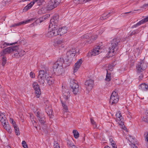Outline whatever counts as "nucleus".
<instances>
[{
    "instance_id": "nucleus-7",
    "label": "nucleus",
    "mask_w": 148,
    "mask_h": 148,
    "mask_svg": "<svg viewBox=\"0 0 148 148\" xmlns=\"http://www.w3.org/2000/svg\"><path fill=\"white\" fill-rule=\"evenodd\" d=\"M99 47H96L94 48L91 51V52L87 53V56L88 57H91L92 56H95L98 55L101 52H102L101 49Z\"/></svg>"
},
{
    "instance_id": "nucleus-17",
    "label": "nucleus",
    "mask_w": 148,
    "mask_h": 148,
    "mask_svg": "<svg viewBox=\"0 0 148 148\" xmlns=\"http://www.w3.org/2000/svg\"><path fill=\"white\" fill-rule=\"evenodd\" d=\"M70 86L71 88H79L77 82L74 79H71L70 81Z\"/></svg>"
},
{
    "instance_id": "nucleus-60",
    "label": "nucleus",
    "mask_w": 148,
    "mask_h": 148,
    "mask_svg": "<svg viewBox=\"0 0 148 148\" xmlns=\"http://www.w3.org/2000/svg\"><path fill=\"white\" fill-rule=\"evenodd\" d=\"M136 24L137 26H139V25H141V24L140 23H139V22H138Z\"/></svg>"
},
{
    "instance_id": "nucleus-30",
    "label": "nucleus",
    "mask_w": 148,
    "mask_h": 148,
    "mask_svg": "<svg viewBox=\"0 0 148 148\" xmlns=\"http://www.w3.org/2000/svg\"><path fill=\"white\" fill-rule=\"evenodd\" d=\"M67 143L69 148H77L75 145H74L72 142L69 140H68Z\"/></svg>"
},
{
    "instance_id": "nucleus-37",
    "label": "nucleus",
    "mask_w": 148,
    "mask_h": 148,
    "mask_svg": "<svg viewBox=\"0 0 148 148\" xmlns=\"http://www.w3.org/2000/svg\"><path fill=\"white\" fill-rule=\"evenodd\" d=\"M148 21V16L144 19H142L139 21L141 24H143Z\"/></svg>"
},
{
    "instance_id": "nucleus-49",
    "label": "nucleus",
    "mask_w": 148,
    "mask_h": 148,
    "mask_svg": "<svg viewBox=\"0 0 148 148\" xmlns=\"http://www.w3.org/2000/svg\"><path fill=\"white\" fill-rule=\"evenodd\" d=\"M75 1H77L78 3H82L84 2V0H75Z\"/></svg>"
},
{
    "instance_id": "nucleus-54",
    "label": "nucleus",
    "mask_w": 148,
    "mask_h": 148,
    "mask_svg": "<svg viewBox=\"0 0 148 148\" xmlns=\"http://www.w3.org/2000/svg\"><path fill=\"white\" fill-rule=\"evenodd\" d=\"M148 7V3L146 4H144L143 5V8H145L146 7Z\"/></svg>"
},
{
    "instance_id": "nucleus-14",
    "label": "nucleus",
    "mask_w": 148,
    "mask_h": 148,
    "mask_svg": "<svg viewBox=\"0 0 148 148\" xmlns=\"http://www.w3.org/2000/svg\"><path fill=\"white\" fill-rule=\"evenodd\" d=\"M63 97L64 99V102H67L68 101L70 97V93L68 89H66L65 90H62Z\"/></svg>"
},
{
    "instance_id": "nucleus-42",
    "label": "nucleus",
    "mask_w": 148,
    "mask_h": 148,
    "mask_svg": "<svg viewBox=\"0 0 148 148\" xmlns=\"http://www.w3.org/2000/svg\"><path fill=\"white\" fill-rule=\"evenodd\" d=\"M113 67L114 66L113 65L111 64H109L108 66V70L110 71H112L113 70Z\"/></svg>"
},
{
    "instance_id": "nucleus-38",
    "label": "nucleus",
    "mask_w": 148,
    "mask_h": 148,
    "mask_svg": "<svg viewBox=\"0 0 148 148\" xmlns=\"http://www.w3.org/2000/svg\"><path fill=\"white\" fill-rule=\"evenodd\" d=\"M53 147L54 148H60L58 143L56 141L54 142Z\"/></svg>"
},
{
    "instance_id": "nucleus-59",
    "label": "nucleus",
    "mask_w": 148,
    "mask_h": 148,
    "mask_svg": "<svg viewBox=\"0 0 148 148\" xmlns=\"http://www.w3.org/2000/svg\"><path fill=\"white\" fill-rule=\"evenodd\" d=\"M137 26L136 25V24L135 25H133L132 27V28H134V27H137Z\"/></svg>"
},
{
    "instance_id": "nucleus-44",
    "label": "nucleus",
    "mask_w": 148,
    "mask_h": 148,
    "mask_svg": "<svg viewBox=\"0 0 148 148\" xmlns=\"http://www.w3.org/2000/svg\"><path fill=\"white\" fill-rule=\"evenodd\" d=\"M111 145L112 146V148H117V147L116 145V144L114 143V142L113 141V142H111Z\"/></svg>"
},
{
    "instance_id": "nucleus-20",
    "label": "nucleus",
    "mask_w": 148,
    "mask_h": 148,
    "mask_svg": "<svg viewBox=\"0 0 148 148\" xmlns=\"http://www.w3.org/2000/svg\"><path fill=\"white\" fill-rule=\"evenodd\" d=\"M120 39L119 38H114L111 41L112 46H117L119 45Z\"/></svg>"
},
{
    "instance_id": "nucleus-40",
    "label": "nucleus",
    "mask_w": 148,
    "mask_h": 148,
    "mask_svg": "<svg viewBox=\"0 0 148 148\" xmlns=\"http://www.w3.org/2000/svg\"><path fill=\"white\" fill-rule=\"evenodd\" d=\"M61 102L62 103V106L63 108L65 110H68L67 106L64 103L62 100H61Z\"/></svg>"
},
{
    "instance_id": "nucleus-63",
    "label": "nucleus",
    "mask_w": 148,
    "mask_h": 148,
    "mask_svg": "<svg viewBox=\"0 0 148 148\" xmlns=\"http://www.w3.org/2000/svg\"><path fill=\"white\" fill-rule=\"evenodd\" d=\"M146 137H147L146 138H147V140L148 142V133L146 136Z\"/></svg>"
},
{
    "instance_id": "nucleus-52",
    "label": "nucleus",
    "mask_w": 148,
    "mask_h": 148,
    "mask_svg": "<svg viewBox=\"0 0 148 148\" xmlns=\"http://www.w3.org/2000/svg\"><path fill=\"white\" fill-rule=\"evenodd\" d=\"M143 77V75L142 74H141L139 77L138 79L139 80H140L142 79Z\"/></svg>"
},
{
    "instance_id": "nucleus-50",
    "label": "nucleus",
    "mask_w": 148,
    "mask_h": 148,
    "mask_svg": "<svg viewBox=\"0 0 148 148\" xmlns=\"http://www.w3.org/2000/svg\"><path fill=\"white\" fill-rule=\"evenodd\" d=\"M44 17V18H45V19H47L49 17H50V15L49 14H47L44 16H43Z\"/></svg>"
},
{
    "instance_id": "nucleus-11",
    "label": "nucleus",
    "mask_w": 148,
    "mask_h": 148,
    "mask_svg": "<svg viewBox=\"0 0 148 148\" xmlns=\"http://www.w3.org/2000/svg\"><path fill=\"white\" fill-rule=\"evenodd\" d=\"M59 20L58 15L57 14L54 15L52 18L50 20L49 26H52L53 25H58Z\"/></svg>"
},
{
    "instance_id": "nucleus-57",
    "label": "nucleus",
    "mask_w": 148,
    "mask_h": 148,
    "mask_svg": "<svg viewBox=\"0 0 148 148\" xmlns=\"http://www.w3.org/2000/svg\"><path fill=\"white\" fill-rule=\"evenodd\" d=\"M21 44L22 45H23L25 43V41L24 40H21Z\"/></svg>"
},
{
    "instance_id": "nucleus-47",
    "label": "nucleus",
    "mask_w": 148,
    "mask_h": 148,
    "mask_svg": "<svg viewBox=\"0 0 148 148\" xmlns=\"http://www.w3.org/2000/svg\"><path fill=\"white\" fill-rule=\"evenodd\" d=\"M30 77L33 78H34L35 77V75L34 73L32 72H31L30 73Z\"/></svg>"
},
{
    "instance_id": "nucleus-12",
    "label": "nucleus",
    "mask_w": 148,
    "mask_h": 148,
    "mask_svg": "<svg viewBox=\"0 0 148 148\" xmlns=\"http://www.w3.org/2000/svg\"><path fill=\"white\" fill-rule=\"evenodd\" d=\"M93 81L92 79H89L85 82V86L86 89L89 91L93 88Z\"/></svg>"
},
{
    "instance_id": "nucleus-41",
    "label": "nucleus",
    "mask_w": 148,
    "mask_h": 148,
    "mask_svg": "<svg viewBox=\"0 0 148 148\" xmlns=\"http://www.w3.org/2000/svg\"><path fill=\"white\" fill-rule=\"evenodd\" d=\"M22 144L23 147H24V148H28L27 145L25 141H23L22 142Z\"/></svg>"
},
{
    "instance_id": "nucleus-56",
    "label": "nucleus",
    "mask_w": 148,
    "mask_h": 148,
    "mask_svg": "<svg viewBox=\"0 0 148 148\" xmlns=\"http://www.w3.org/2000/svg\"><path fill=\"white\" fill-rule=\"evenodd\" d=\"M106 14H103V16L101 18V17L100 18V19L101 20H102L103 19H105L104 18H103V17H104L105 16H106Z\"/></svg>"
},
{
    "instance_id": "nucleus-51",
    "label": "nucleus",
    "mask_w": 148,
    "mask_h": 148,
    "mask_svg": "<svg viewBox=\"0 0 148 148\" xmlns=\"http://www.w3.org/2000/svg\"><path fill=\"white\" fill-rule=\"evenodd\" d=\"M39 19H40L41 22L45 20V18H44L43 16L42 17L40 18Z\"/></svg>"
},
{
    "instance_id": "nucleus-39",
    "label": "nucleus",
    "mask_w": 148,
    "mask_h": 148,
    "mask_svg": "<svg viewBox=\"0 0 148 148\" xmlns=\"http://www.w3.org/2000/svg\"><path fill=\"white\" fill-rule=\"evenodd\" d=\"M54 1V3L55 4V6H56L58 5L60 2H61V0H53Z\"/></svg>"
},
{
    "instance_id": "nucleus-58",
    "label": "nucleus",
    "mask_w": 148,
    "mask_h": 148,
    "mask_svg": "<svg viewBox=\"0 0 148 148\" xmlns=\"http://www.w3.org/2000/svg\"><path fill=\"white\" fill-rule=\"evenodd\" d=\"M131 12H125L123 14H122V16H124V15L125 14H128V13H130Z\"/></svg>"
},
{
    "instance_id": "nucleus-4",
    "label": "nucleus",
    "mask_w": 148,
    "mask_h": 148,
    "mask_svg": "<svg viewBox=\"0 0 148 148\" xmlns=\"http://www.w3.org/2000/svg\"><path fill=\"white\" fill-rule=\"evenodd\" d=\"M51 28V30L49 31L46 34V36L48 37H51L53 36H56L59 34V29L58 25H53L52 26H49Z\"/></svg>"
},
{
    "instance_id": "nucleus-53",
    "label": "nucleus",
    "mask_w": 148,
    "mask_h": 148,
    "mask_svg": "<svg viewBox=\"0 0 148 148\" xmlns=\"http://www.w3.org/2000/svg\"><path fill=\"white\" fill-rule=\"evenodd\" d=\"M35 1L36 2H38V3H42L44 1V0H35Z\"/></svg>"
},
{
    "instance_id": "nucleus-31",
    "label": "nucleus",
    "mask_w": 148,
    "mask_h": 148,
    "mask_svg": "<svg viewBox=\"0 0 148 148\" xmlns=\"http://www.w3.org/2000/svg\"><path fill=\"white\" fill-rule=\"evenodd\" d=\"M17 42H15L14 43H7L6 42H2L1 45L2 46H10V45H13L15 44H16Z\"/></svg>"
},
{
    "instance_id": "nucleus-32",
    "label": "nucleus",
    "mask_w": 148,
    "mask_h": 148,
    "mask_svg": "<svg viewBox=\"0 0 148 148\" xmlns=\"http://www.w3.org/2000/svg\"><path fill=\"white\" fill-rule=\"evenodd\" d=\"M47 107L48 108V109L46 110V112L48 115H50L52 114V112L51 108V107H49V106H47Z\"/></svg>"
},
{
    "instance_id": "nucleus-8",
    "label": "nucleus",
    "mask_w": 148,
    "mask_h": 148,
    "mask_svg": "<svg viewBox=\"0 0 148 148\" xmlns=\"http://www.w3.org/2000/svg\"><path fill=\"white\" fill-rule=\"evenodd\" d=\"M116 116L117 121L120 127L122 129L125 130L126 128L125 125H124V122L123 121V120H122V117L121 113L120 112H118L116 114Z\"/></svg>"
},
{
    "instance_id": "nucleus-18",
    "label": "nucleus",
    "mask_w": 148,
    "mask_h": 148,
    "mask_svg": "<svg viewBox=\"0 0 148 148\" xmlns=\"http://www.w3.org/2000/svg\"><path fill=\"white\" fill-rule=\"evenodd\" d=\"M64 62V59L60 58L58 59L57 61L54 63L53 66L62 67Z\"/></svg>"
},
{
    "instance_id": "nucleus-28",
    "label": "nucleus",
    "mask_w": 148,
    "mask_h": 148,
    "mask_svg": "<svg viewBox=\"0 0 148 148\" xmlns=\"http://www.w3.org/2000/svg\"><path fill=\"white\" fill-rule=\"evenodd\" d=\"M3 127L9 133H10L11 132V129L8 123H6L5 124H3Z\"/></svg>"
},
{
    "instance_id": "nucleus-46",
    "label": "nucleus",
    "mask_w": 148,
    "mask_h": 148,
    "mask_svg": "<svg viewBox=\"0 0 148 148\" xmlns=\"http://www.w3.org/2000/svg\"><path fill=\"white\" fill-rule=\"evenodd\" d=\"M63 42L61 40H58L56 41V43L58 45H59L62 44Z\"/></svg>"
},
{
    "instance_id": "nucleus-23",
    "label": "nucleus",
    "mask_w": 148,
    "mask_h": 148,
    "mask_svg": "<svg viewBox=\"0 0 148 148\" xmlns=\"http://www.w3.org/2000/svg\"><path fill=\"white\" fill-rule=\"evenodd\" d=\"M139 89L143 91H147L148 90V86L145 83L139 85Z\"/></svg>"
},
{
    "instance_id": "nucleus-61",
    "label": "nucleus",
    "mask_w": 148,
    "mask_h": 148,
    "mask_svg": "<svg viewBox=\"0 0 148 148\" xmlns=\"http://www.w3.org/2000/svg\"><path fill=\"white\" fill-rule=\"evenodd\" d=\"M136 24L137 26H139V25H141V24L140 23H139V22H138Z\"/></svg>"
},
{
    "instance_id": "nucleus-24",
    "label": "nucleus",
    "mask_w": 148,
    "mask_h": 148,
    "mask_svg": "<svg viewBox=\"0 0 148 148\" xmlns=\"http://www.w3.org/2000/svg\"><path fill=\"white\" fill-rule=\"evenodd\" d=\"M59 34L61 36L64 34L66 33L67 31V28L65 27H59Z\"/></svg>"
},
{
    "instance_id": "nucleus-1",
    "label": "nucleus",
    "mask_w": 148,
    "mask_h": 148,
    "mask_svg": "<svg viewBox=\"0 0 148 148\" xmlns=\"http://www.w3.org/2000/svg\"><path fill=\"white\" fill-rule=\"evenodd\" d=\"M49 72L48 70H46L45 71L41 70L39 72L38 77V81L40 84L44 85L45 81L44 79L45 78L48 84L49 85L52 84L54 82L53 78L49 75Z\"/></svg>"
},
{
    "instance_id": "nucleus-9",
    "label": "nucleus",
    "mask_w": 148,
    "mask_h": 148,
    "mask_svg": "<svg viewBox=\"0 0 148 148\" xmlns=\"http://www.w3.org/2000/svg\"><path fill=\"white\" fill-rule=\"evenodd\" d=\"M32 86L35 90L36 96L37 98L39 97L41 92L39 85L37 82H34L33 83Z\"/></svg>"
},
{
    "instance_id": "nucleus-15",
    "label": "nucleus",
    "mask_w": 148,
    "mask_h": 148,
    "mask_svg": "<svg viewBox=\"0 0 148 148\" xmlns=\"http://www.w3.org/2000/svg\"><path fill=\"white\" fill-rule=\"evenodd\" d=\"M36 115L39 122L43 124L45 122V119L44 114L37 112Z\"/></svg>"
},
{
    "instance_id": "nucleus-55",
    "label": "nucleus",
    "mask_w": 148,
    "mask_h": 148,
    "mask_svg": "<svg viewBox=\"0 0 148 148\" xmlns=\"http://www.w3.org/2000/svg\"><path fill=\"white\" fill-rule=\"evenodd\" d=\"M132 148H137L136 146H135V145H133L132 146Z\"/></svg>"
},
{
    "instance_id": "nucleus-45",
    "label": "nucleus",
    "mask_w": 148,
    "mask_h": 148,
    "mask_svg": "<svg viewBox=\"0 0 148 148\" xmlns=\"http://www.w3.org/2000/svg\"><path fill=\"white\" fill-rule=\"evenodd\" d=\"M10 122L12 124V125L13 126V127H14V125H17L15 124H14V123H15V122L13 121V119L12 118L10 119Z\"/></svg>"
},
{
    "instance_id": "nucleus-2",
    "label": "nucleus",
    "mask_w": 148,
    "mask_h": 148,
    "mask_svg": "<svg viewBox=\"0 0 148 148\" xmlns=\"http://www.w3.org/2000/svg\"><path fill=\"white\" fill-rule=\"evenodd\" d=\"M16 47H8L3 49L0 53L1 64L3 66H4L7 62V58L5 56L6 54L15 51L16 50Z\"/></svg>"
},
{
    "instance_id": "nucleus-34",
    "label": "nucleus",
    "mask_w": 148,
    "mask_h": 148,
    "mask_svg": "<svg viewBox=\"0 0 148 148\" xmlns=\"http://www.w3.org/2000/svg\"><path fill=\"white\" fill-rule=\"evenodd\" d=\"M74 136L76 138H78L79 136V133L76 130H74L73 132Z\"/></svg>"
},
{
    "instance_id": "nucleus-26",
    "label": "nucleus",
    "mask_w": 148,
    "mask_h": 148,
    "mask_svg": "<svg viewBox=\"0 0 148 148\" xmlns=\"http://www.w3.org/2000/svg\"><path fill=\"white\" fill-rule=\"evenodd\" d=\"M128 138L129 140L131 143V144L132 145H135V144H136L137 143V141L136 140V139L135 138H133L130 135H129Z\"/></svg>"
},
{
    "instance_id": "nucleus-27",
    "label": "nucleus",
    "mask_w": 148,
    "mask_h": 148,
    "mask_svg": "<svg viewBox=\"0 0 148 148\" xmlns=\"http://www.w3.org/2000/svg\"><path fill=\"white\" fill-rule=\"evenodd\" d=\"M36 2L35 0L29 3L25 7L24 9V10L27 11L28 9L30 8L32 5L34 4V3Z\"/></svg>"
},
{
    "instance_id": "nucleus-21",
    "label": "nucleus",
    "mask_w": 148,
    "mask_h": 148,
    "mask_svg": "<svg viewBox=\"0 0 148 148\" xmlns=\"http://www.w3.org/2000/svg\"><path fill=\"white\" fill-rule=\"evenodd\" d=\"M82 63V60L80 59L77 61L75 64V66L74 68V72H75L77 71L80 67Z\"/></svg>"
},
{
    "instance_id": "nucleus-3",
    "label": "nucleus",
    "mask_w": 148,
    "mask_h": 148,
    "mask_svg": "<svg viewBox=\"0 0 148 148\" xmlns=\"http://www.w3.org/2000/svg\"><path fill=\"white\" fill-rule=\"evenodd\" d=\"M97 37V35L93 34L92 36H89L88 34H85L81 37L82 42L80 43V46H89V44L92 42Z\"/></svg>"
},
{
    "instance_id": "nucleus-19",
    "label": "nucleus",
    "mask_w": 148,
    "mask_h": 148,
    "mask_svg": "<svg viewBox=\"0 0 148 148\" xmlns=\"http://www.w3.org/2000/svg\"><path fill=\"white\" fill-rule=\"evenodd\" d=\"M33 19L32 18H30V19L27 20L25 21H23L22 22H20L18 23H14L13 24L11 25L10 27H14L17 26H19L21 25L22 24H26L27 23H28L30 21H32Z\"/></svg>"
},
{
    "instance_id": "nucleus-35",
    "label": "nucleus",
    "mask_w": 148,
    "mask_h": 148,
    "mask_svg": "<svg viewBox=\"0 0 148 148\" xmlns=\"http://www.w3.org/2000/svg\"><path fill=\"white\" fill-rule=\"evenodd\" d=\"M16 134L17 135H18L20 134L19 131L18 129V127H17V125H14V127Z\"/></svg>"
},
{
    "instance_id": "nucleus-10",
    "label": "nucleus",
    "mask_w": 148,
    "mask_h": 148,
    "mask_svg": "<svg viewBox=\"0 0 148 148\" xmlns=\"http://www.w3.org/2000/svg\"><path fill=\"white\" fill-rule=\"evenodd\" d=\"M136 69L138 72H142L146 68V64L143 61L138 62L136 65Z\"/></svg>"
},
{
    "instance_id": "nucleus-36",
    "label": "nucleus",
    "mask_w": 148,
    "mask_h": 148,
    "mask_svg": "<svg viewBox=\"0 0 148 148\" xmlns=\"http://www.w3.org/2000/svg\"><path fill=\"white\" fill-rule=\"evenodd\" d=\"M111 79L110 77V73H108V72L107 71V73L106 75V80L107 81H109Z\"/></svg>"
},
{
    "instance_id": "nucleus-64",
    "label": "nucleus",
    "mask_w": 148,
    "mask_h": 148,
    "mask_svg": "<svg viewBox=\"0 0 148 148\" xmlns=\"http://www.w3.org/2000/svg\"><path fill=\"white\" fill-rule=\"evenodd\" d=\"M104 148H110L108 146H106Z\"/></svg>"
},
{
    "instance_id": "nucleus-6",
    "label": "nucleus",
    "mask_w": 148,
    "mask_h": 148,
    "mask_svg": "<svg viewBox=\"0 0 148 148\" xmlns=\"http://www.w3.org/2000/svg\"><path fill=\"white\" fill-rule=\"evenodd\" d=\"M119 100L118 93L115 91L113 92L111 96L110 102L111 104H115Z\"/></svg>"
},
{
    "instance_id": "nucleus-25",
    "label": "nucleus",
    "mask_w": 148,
    "mask_h": 148,
    "mask_svg": "<svg viewBox=\"0 0 148 148\" xmlns=\"http://www.w3.org/2000/svg\"><path fill=\"white\" fill-rule=\"evenodd\" d=\"M6 119L5 116L3 114L0 115V121L2 123V125L3 124H5L6 123H8Z\"/></svg>"
},
{
    "instance_id": "nucleus-13",
    "label": "nucleus",
    "mask_w": 148,
    "mask_h": 148,
    "mask_svg": "<svg viewBox=\"0 0 148 148\" xmlns=\"http://www.w3.org/2000/svg\"><path fill=\"white\" fill-rule=\"evenodd\" d=\"M53 70L54 73L57 75L62 74L63 71L62 67L53 66Z\"/></svg>"
},
{
    "instance_id": "nucleus-48",
    "label": "nucleus",
    "mask_w": 148,
    "mask_h": 148,
    "mask_svg": "<svg viewBox=\"0 0 148 148\" xmlns=\"http://www.w3.org/2000/svg\"><path fill=\"white\" fill-rule=\"evenodd\" d=\"M35 23L36 24H39V23H41V21L40 19L39 18V19H37L35 22Z\"/></svg>"
},
{
    "instance_id": "nucleus-62",
    "label": "nucleus",
    "mask_w": 148,
    "mask_h": 148,
    "mask_svg": "<svg viewBox=\"0 0 148 148\" xmlns=\"http://www.w3.org/2000/svg\"><path fill=\"white\" fill-rule=\"evenodd\" d=\"M104 31V30H103V29H102V30H101L100 32H99V33L100 34H101L102 33V32H103Z\"/></svg>"
},
{
    "instance_id": "nucleus-16",
    "label": "nucleus",
    "mask_w": 148,
    "mask_h": 148,
    "mask_svg": "<svg viewBox=\"0 0 148 148\" xmlns=\"http://www.w3.org/2000/svg\"><path fill=\"white\" fill-rule=\"evenodd\" d=\"M116 49V47H110L109 48V51L108 53V56H106V57L108 58L110 57H112L114 55V53L115 51V49ZM105 58H104L103 59V60Z\"/></svg>"
},
{
    "instance_id": "nucleus-5",
    "label": "nucleus",
    "mask_w": 148,
    "mask_h": 148,
    "mask_svg": "<svg viewBox=\"0 0 148 148\" xmlns=\"http://www.w3.org/2000/svg\"><path fill=\"white\" fill-rule=\"evenodd\" d=\"M76 52L75 48V47H72L71 49L67 52L66 56L67 58L65 60H67V62L70 63L72 60L73 57L75 56L74 54Z\"/></svg>"
},
{
    "instance_id": "nucleus-22",
    "label": "nucleus",
    "mask_w": 148,
    "mask_h": 148,
    "mask_svg": "<svg viewBox=\"0 0 148 148\" xmlns=\"http://www.w3.org/2000/svg\"><path fill=\"white\" fill-rule=\"evenodd\" d=\"M53 1V0H51L48 3L47 8L49 10H52L57 7L56 6H55V4Z\"/></svg>"
},
{
    "instance_id": "nucleus-33",
    "label": "nucleus",
    "mask_w": 148,
    "mask_h": 148,
    "mask_svg": "<svg viewBox=\"0 0 148 148\" xmlns=\"http://www.w3.org/2000/svg\"><path fill=\"white\" fill-rule=\"evenodd\" d=\"M72 92L74 95H76L79 93V88H72Z\"/></svg>"
},
{
    "instance_id": "nucleus-29",
    "label": "nucleus",
    "mask_w": 148,
    "mask_h": 148,
    "mask_svg": "<svg viewBox=\"0 0 148 148\" xmlns=\"http://www.w3.org/2000/svg\"><path fill=\"white\" fill-rule=\"evenodd\" d=\"M16 53H15L14 55L17 58H18L19 57H21L24 55L25 54V51H22L21 53H21H19L18 51H16Z\"/></svg>"
},
{
    "instance_id": "nucleus-43",
    "label": "nucleus",
    "mask_w": 148,
    "mask_h": 148,
    "mask_svg": "<svg viewBox=\"0 0 148 148\" xmlns=\"http://www.w3.org/2000/svg\"><path fill=\"white\" fill-rule=\"evenodd\" d=\"M92 125H94V128H96L97 127V125L95 123V122L94 121V120L92 119H90Z\"/></svg>"
}]
</instances>
